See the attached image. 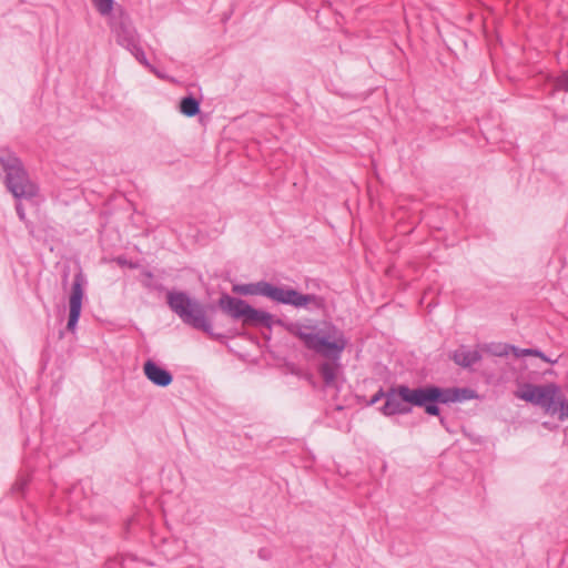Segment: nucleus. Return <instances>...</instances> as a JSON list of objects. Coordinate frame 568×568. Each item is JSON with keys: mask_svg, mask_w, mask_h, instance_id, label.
Listing matches in <instances>:
<instances>
[{"mask_svg": "<svg viewBox=\"0 0 568 568\" xmlns=\"http://www.w3.org/2000/svg\"><path fill=\"white\" fill-rule=\"evenodd\" d=\"M291 335L298 338L304 347L328 361L318 366V373L325 387H335L337 373L341 368V357L348 341L343 331L329 321H323L321 325L315 321L308 323L277 321Z\"/></svg>", "mask_w": 568, "mask_h": 568, "instance_id": "f257e3e1", "label": "nucleus"}, {"mask_svg": "<svg viewBox=\"0 0 568 568\" xmlns=\"http://www.w3.org/2000/svg\"><path fill=\"white\" fill-rule=\"evenodd\" d=\"M166 304L170 310L187 326L202 331L210 337L221 341L224 335L213 331V325L206 316L207 310L214 306L204 305L184 291H168Z\"/></svg>", "mask_w": 568, "mask_h": 568, "instance_id": "f03ea898", "label": "nucleus"}, {"mask_svg": "<svg viewBox=\"0 0 568 568\" xmlns=\"http://www.w3.org/2000/svg\"><path fill=\"white\" fill-rule=\"evenodd\" d=\"M0 164L6 173V186L17 200H31L39 194L38 184L30 180L17 155L8 150L0 151Z\"/></svg>", "mask_w": 568, "mask_h": 568, "instance_id": "7ed1b4c3", "label": "nucleus"}, {"mask_svg": "<svg viewBox=\"0 0 568 568\" xmlns=\"http://www.w3.org/2000/svg\"><path fill=\"white\" fill-rule=\"evenodd\" d=\"M217 307L222 313L230 316L234 321H241L243 325L263 326L268 329L277 321H273V315L266 311L254 308L246 301L223 293L217 300ZM280 326H282L280 324Z\"/></svg>", "mask_w": 568, "mask_h": 568, "instance_id": "20e7f679", "label": "nucleus"}, {"mask_svg": "<svg viewBox=\"0 0 568 568\" xmlns=\"http://www.w3.org/2000/svg\"><path fill=\"white\" fill-rule=\"evenodd\" d=\"M409 403L412 408H423L428 416H439V405H446L444 387L433 384L410 387Z\"/></svg>", "mask_w": 568, "mask_h": 568, "instance_id": "39448f33", "label": "nucleus"}, {"mask_svg": "<svg viewBox=\"0 0 568 568\" xmlns=\"http://www.w3.org/2000/svg\"><path fill=\"white\" fill-rule=\"evenodd\" d=\"M268 298L284 305L294 307H307L323 310L325 307V298L315 294H302L297 290L288 286L271 285Z\"/></svg>", "mask_w": 568, "mask_h": 568, "instance_id": "423d86ee", "label": "nucleus"}, {"mask_svg": "<svg viewBox=\"0 0 568 568\" xmlns=\"http://www.w3.org/2000/svg\"><path fill=\"white\" fill-rule=\"evenodd\" d=\"M386 400L379 407L381 414L384 416L407 415L412 413L409 403L410 387L405 384L390 386L386 390Z\"/></svg>", "mask_w": 568, "mask_h": 568, "instance_id": "0eeeda50", "label": "nucleus"}, {"mask_svg": "<svg viewBox=\"0 0 568 568\" xmlns=\"http://www.w3.org/2000/svg\"><path fill=\"white\" fill-rule=\"evenodd\" d=\"M87 278L81 270H79L73 277L71 286V293L69 296V317L67 323V329L74 332L82 311V301L84 297V285Z\"/></svg>", "mask_w": 568, "mask_h": 568, "instance_id": "6e6552de", "label": "nucleus"}, {"mask_svg": "<svg viewBox=\"0 0 568 568\" xmlns=\"http://www.w3.org/2000/svg\"><path fill=\"white\" fill-rule=\"evenodd\" d=\"M112 30L115 33L116 42L123 48H128L139 41L136 30L128 17L122 16L119 21L112 26Z\"/></svg>", "mask_w": 568, "mask_h": 568, "instance_id": "1a4fd4ad", "label": "nucleus"}, {"mask_svg": "<svg viewBox=\"0 0 568 568\" xmlns=\"http://www.w3.org/2000/svg\"><path fill=\"white\" fill-rule=\"evenodd\" d=\"M143 372L146 378L159 387H166L169 386L172 381L173 376L170 371L166 368L161 367L158 365L154 361L148 359L143 365Z\"/></svg>", "mask_w": 568, "mask_h": 568, "instance_id": "9d476101", "label": "nucleus"}, {"mask_svg": "<svg viewBox=\"0 0 568 568\" xmlns=\"http://www.w3.org/2000/svg\"><path fill=\"white\" fill-rule=\"evenodd\" d=\"M450 359L463 368H470L473 365L481 361V354L477 349H469L462 345L450 354Z\"/></svg>", "mask_w": 568, "mask_h": 568, "instance_id": "9b49d317", "label": "nucleus"}, {"mask_svg": "<svg viewBox=\"0 0 568 568\" xmlns=\"http://www.w3.org/2000/svg\"><path fill=\"white\" fill-rule=\"evenodd\" d=\"M272 283L260 281L256 283L236 284L233 292L240 295H261L268 298Z\"/></svg>", "mask_w": 568, "mask_h": 568, "instance_id": "f8f14e48", "label": "nucleus"}, {"mask_svg": "<svg viewBox=\"0 0 568 568\" xmlns=\"http://www.w3.org/2000/svg\"><path fill=\"white\" fill-rule=\"evenodd\" d=\"M446 405L463 403L477 397L474 389L459 387H444Z\"/></svg>", "mask_w": 568, "mask_h": 568, "instance_id": "ddd939ff", "label": "nucleus"}, {"mask_svg": "<svg viewBox=\"0 0 568 568\" xmlns=\"http://www.w3.org/2000/svg\"><path fill=\"white\" fill-rule=\"evenodd\" d=\"M559 390L560 389L556 384L541 386L536 405H540L545 409L550 408L554 404L556 395L559 394Z\"/></svg>", "mask_w": 568, "mask_h": 568, "instance_id": "4468645a", "label": "nucleus"}, {"mask_svg": "<svg viewBox=\"0 0 568 568\" xmlns=\"http://www.w3.org/2000/svg\"><path fill=\"white\" fill-rule=\"evenodd\" d=\"M179 109H180V112L187 118L195 116L201 111L200 101L191 94L183 97L180 100Z\"/></svg>", "mask_w": 568, "mask_h": 568, "instance_id": "2eb2a0df", "label": "nucleus"}, {"mask_svg": "<svg viewBox=\"0 0 568 568\" xmlns=\"http://www.w3.org/2000/svg\"><path fill=\"white\" fill-rule=\"evenodd\" d=\"M486 351L495 356H506L509 354V351H513L516 355H518V348L513 345L503 344V343H491L485 346Z\"/></svg>", "mask_w": 568, "mask_h": 568, "instance_id": "dca6fc26", "label": "nucleus"}, {"mask_svg": "<svg viewBox=\"0 0 568 568\" xmlns=\"http://www.w3.org/2000/svg\"><path fill=\"white\" fill-rule=\"evenodd\" d=\"M540 388H541V386L526 384L524 389L520 393H517L516 396L520 399L528 402V403L536 404Z\"/></svg>", "mask_w": 568, "mask_h": 568, "instance_id": "f3484780", "label": "nucleus"}, {"mask_svg": "<svg viewBox=\"0 0 568 568\" xmlns=\"http://www.w3.org/2000/svg\"><path fill=\"white\" fill-rule=\"evenodd\" d=\"M29 483H30L29 475H24V474L19 475L11 487V494L17 497L24 496Z\"/></svg>", "mask_w": 568, "mask_h": 568, "instance_id": "a211bd4d", "label": "nucleus"}, {"mask_svg": "<svg viewBox=\"0 0 568 568\" xmlns=\"http://www.w3.org/2000/svg\"><path fill=\"white\" fill-rule=\"evenodd\" d=\"M128 51L131 52V54L144 67L149 68L150 70L154 71L153 67L150 64L145 52L140 45V42L136 41L135 43L131 44L130 47L125 48Z\"/></svg>", "mask_w": 568, "mask_h": 568, "instance_id": "6ab92c4d", "label": "nucleus"}, {"mask_svg": "<svg viewBox=\"0 0 568 568\" xmlns=\"http://www.w3.org/2000/svg\"><path fill=\"white\" fill-rule=\"evenodd\" d=\"M101 16H108L113 10L114 0H91Z\"/></svg>", "mask_w": 568, "mask_h": 568, "instance_id": "aec40b11", "label": "nucleus"}, {"mask_svg": "<svg viewBox=\"0 0 568 568\" xmlns=\"http://www.w3.org/2000/svg\"><path fill=\"white\" fill-rule=\"evenodd\" d=\"M16 212L19 220L23 222L27 227L31 226L30 221L27 220L24 207L20 201L16 203Z\"/></svg>", "mask_w": 568, "mask_h": 568, "instance_id": "412c9836", "label": "nucleus"}, {"mask_svg": "<svg viewBox=\"0 0 568 568\" xmlns=\"http://www.w3.org/2000/svg\"><path fill=\"white\" fill-rule=\"evenodd\" d=\"M562 397L564 396L560 393L558 395H556L554 404L551 405L550 408H546V412L549 413L550 415H557V417L559 418L558 406H559V403H562Z\"/></svg>", "mask_w": 568, "mask_h": 568, "instance_id": "4be33fe9", "label": "nucleus"}, {"mask_svg": "<svg viewBox=\"0 0 568 568\" xmlns=\"http://www.w3.org/2000/svg\"><path fill=\"white\" fill-rule=\"evenodd\" d=\"M558 410H559V420L564 422L566 419H568V400L562 397V403H559V406H558Z\"/></svg>", "mask_w": 568, "mask_h": 568, "instance_id": "5701e85b", "label": "nucleus"}, {"mask_svg": "<svg viewBox=\"0 0 568 568\" xmlns=\"http://www.w3.org/2000/svg\"><path fill=\"white\" fill-rule=\"evenodd\" d=\"M386 390L383 389V387H381L376 394H374L371 399L367 402V406H373L375 405L377 402H379L382 398H384L386 400Z\"/></svg>", "mask_w": 568, "mask_h": 568, "instance_id": "b1692460", "label": "nucleus"}, {"mask_svg": "<svg viewBox=\"0 0 568 568\" xmlns=\"http://www.w3.org/2000/svg\"><path fill=\"white\" fill-rule=\"evenodd\" d=\"M142 276H143V278H142L141 283L144 288H145V283H155L154 275L151 271H148V270L143 271Z\"/></svg>", "mask_w": 568, "mask_h": 568, "instance_id": "393cba45", "label": "nucleus"}, {"mask_svg": "<svg viewBox=\"0 0 568 568\" xmlns=\"http://www.w3.org/2000/svg\"><path fill=\"white\" fill-rule=\"evenodd\" d=\"M145 288L149 291H156V292H163L165 290L164 285L159 282L145 283Z\"/></svg>", "mask_w": 568, "mask_h": 568, "instance_id": "a878e982", "label": "nucleus"}, {"mask_svg": "<svg viewBox=\"0 0 568 568\" xmlns=\"http://www.w3.org/2000/svg\"><path fill=\"white\" fill-rule=\"evenodd\" d=\"M521 353L525 354V355H527V354L536 355V356H539L540 358H542L544 361L549 362V359L546 357V355L542 352L538 351V349H529V348H527V349H521Z\"/></svg>", "mask_w": 568, "mask_h": 568, "instance_id": "bb28decb", "label": "nucleus"}, {"mask_svg": "<svg viewBox=\"0 0 568 568\" xmlns=\"http://www.w3.org/2000/svg\"><path fill=\"white\" fill-rule=\"evenodd\" d=\"M258 556L263 559H267L268 558V551L266 549H260L258 551Z\"/></svg>", "mask_w": 568, "mask_h": 568, "instance_id": "cd10ccee", "label": "nucleus"}, {"mask_svg": "<svg viewBox=\"0 0 568 568\" xmlns=\"http://www.w3.org/2000/svg\"><path fill=\"white\" fill-rule=\"evenodd\" d=\"M437 417L439 418V423H440V425H442V426H444V427H446V418H445V417H443L440 414H439V416H437Z\"/></svg>", "mask_w": 568, "mask_h": 568, "instance_id": "c85d7f7f", "label": "nucleus"}, {"mask_svg": "<svg viewBox=\"0 0 568 568\" xmlns=\"http://www.w3.org/2000/svg\"><path fill=\"white\" fill-rule=\"evenodd\" d=\"M118 263H119L120 265H125V264H126V260H124V258H122V257H119V258H118Z\"/></svg>", "mask_w": 568, "mask_h": 568, "instance_id": "c756f323", "label": "nucleus"}]
</instances>
